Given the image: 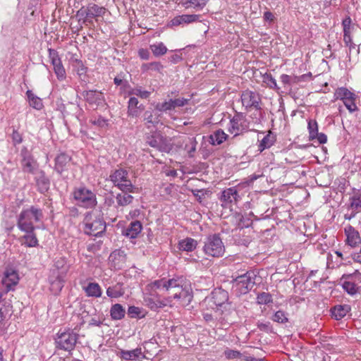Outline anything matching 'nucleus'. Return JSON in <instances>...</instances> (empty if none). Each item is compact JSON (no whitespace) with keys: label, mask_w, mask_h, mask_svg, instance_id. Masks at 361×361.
I'll return each instance as SVG.
<instances>
[{"label":"nucleus","mask_w":361,"mask_h":361,"mask_svg":"<svg viewBox=\"0 0 361 361\" xmlns=\"http://www.w3.org/2000/svg\"><path fill=\"white\" fill-rule=\"evenodd\" d=\"M85 100L90 105L99 106L105 104L103 93L97 90L84 91L82 93Z\"/></svg>","instance_id":"4468645a"},{"label":"nucleus","mask_w":361,"mask_h":361,"mask_svg":"<svg viewBox=\"0 0 361 361\" xmlns=\"http://www.w3.org/2000/svg\"><path fill=\"white\" fill-rule=\"evenodd\" d=\"M37 187L39 190L44 193L47 192L49 188V180L45 177L44 175H41L37 178L36 180Z\"/></svg>","instance_id":"79ce46f5"},{"label":"nucleus","mask_w":361,"mask_h":361,"mask_svg":"<svg viewBox=\"0 0 361 361\" xmlns=\"http://www.w3.org/2000/svg\"><path fill=\"white\" fill-rule=\"evenodd\" d=\"M71 160V157L67 154H59L55 159V170L59 173H61L63 171L68 170Z\"/></svg>","instance_id":"aec40b11"},{"label":"nucleus","mask_w":361,"mask_h":361,"mask_svg":"<svg viewBox=\"0 0 361 361\" xmlns=\"http://www.w3.org/2000/svg\"><path fill=\"white\" fill-rule=\"evenodd\" d=\"M7 294L4 295V296L1 299L0 303H3V306L4 307V312L8 313L12 311V304L11 298H7Z\"/></svg>","instance_id":"5fc2aeb1"},{"label":"nucleus","mask_w":361,"mask_h":361,"mask_svg":"<svg viewBox=\"0 0 361 361\" xmlns=\"http://www.w3.org/2000/svg\"><path fill=\"white\" fill-rule=\"evenodd\" d=\"M204 252L213 257H222L225 252V246L221 238L217 234L209 235L203 247Z\"/></svg>","instance_id":"0eeeda50"},{"label":"nucleus","mask_w":361,"mask_h":361,"mask_svg":"<svg viewBox=\"0 0 361 361\" xmlns=\"http://www.w3.org/2000/svg\"><path fill=\"white\" fill-rule=\"evenodd\" d=\"M255 275L252 271L237 276L232 281V288L238 295H244L248 293L255 283Z\"/></svg>","instance_id":"423d86ee"},{"label":"nucleus","mask_w":361,"mask_h":361,"mask_svg":"<svg viewBox=\"0 0 361 361\" xmlns=\"http://www.w3.org/2000/svg\"><path fill=\"white\" fill-rule=\"evenodd\" d=\"M26 94L30 106L37 110H40L42 108L43 104L41 99L35 96L31 90H27Z\"/></svg>","instance_id":"4c0bfd02"},{"label":"nucleus","mask_w":361,"mask_h":361,"mask_svg":"<svg viewBox=\"0 0 361 361\" xmlns=\"http://www.w3.org/2000/svg\"><path fill=\"white\" fill-rule=\"evenodd\" d=\"M188 99L184 98H177L172 99V105L173 109H175L176 107L184 106L188 104Z\"/></svg>","instance_id":"bf43d9fd"},{"label":"nucleus","mask_w":361,"mask_h":361,"mask_svg":"<svg viewBox=\"0 0 361 361\" xmlns=\"http://www.w3.org/2000/svg\"><path fill=\"white\" fill-rule=\"evenodd\" d=\"M54 269L56 275H63L66 276L68 270V267L66 264V261L64 257L56 258L54 261Z\"/></svg>","instance_id":"c85d7f7f"},{"label":"nucleus","mask_w":361,"mask_h":361,"mask_svg":"<svg viewBox=\"0 0 361 361\" xmlns=\"http://www.w3.org/2000/svg\"><path fill=\"white\" fill-rule=\"evenodd\" d=\"M197 142L195 137H189L188 143L185 145V149L188 151L189 157H192L193 154L196 151V145Z\"/></svg>","instance_id":"49530a36"},{"label":"nucleus","mask_w":361,"mask_h":361,"mask_svg":"<svg viewBox=\"0 0 361 361\" xmlns=\"http://www.w3.org/2000/svg\"><path fill=\"white\" fill-rule=\"evenodd\" d=\"M49 55L57 78L59 80H63L66 78V71L59 57L58 52L54 49H49Z\"/></svg>","instance_id":"ddd939ff"},{"label":"nucleus","mask_w":361,"mask_h":361,"mask_svg":"<svg viewBox=\"0 0 361 361\" xmlns=\"http://www.w3.org/2000/svg\"><path fill=\"white\" fill-rule=\"evenodd\" d=\"M142 229L140 221H132L129 226L123 231V234L130 238H135Z\"/></svg>","instance_id":"5701e85b"},{"label":"nucleus","mask_w":361,"mask_h":361,"mask_svg":"<svg viewBox=\"0 0 361 361\" xmlns=\"http://www.w3.org/2000/svg\"><path fill=\"white\" fill-rule=\"evenodd\" d=\"M144 109V105L139 104V101L135 97H130L128 102V115L129 116L138 117Z\"/></svg>","instance_id":"a211bd4d"},{"label":"nucleus","mask_w":361,"mask_h":361,"mask_svg":"<svg viewBox=\"0 0 361 361\" xmlns=\"http://www.w3.org/2000/svg\"><path fill=\"white\" fill-rule=\"evenodd\" d=\"M73 197L79 207L92 208L97 204L95 194L84 186L75 188Z\"/></svg>","instance_id":"39448f33"},{"label":"nucleus","mask_w":361,"mask_h":361,"mask_svg":"<svg viewBox=\"0 0 361 361\" xmlns=\"http://www.w3.org/2000/svg\"><path fill=\"white\" fill-rule=\"evenodd\" d=\"M76 67L78 74L81 76L86 73L87 68L84 66L81 61H76Z\"/></svg>","instance_id":"0e129e2a"},{"label":"nucleus","mask_w":361,"mask_h":361,"mask_svg":"<svg viewBox=\"0 0 361 361\" xmlns=\"http://www.w3.org/2000/svg\"><path fill=\"white\" fill-rule=\"evenodd\" d=\"M90 122L97 126H99L100 128H104L108 125L107 120L104 119V118L99 116L97 118H92L90 120Z\"/></svg>","instance_id":"6e6d98bb"},{"label":"nucleus","mask_w":361,"mask_h":361,"mask_svg":"<svg viewBox=\"0 0 361 361\" xmlns=\"http://www.w3.org/2000/svg\"><path fill=\"white\" fill-rule=\"evenodd\" d=\"M25 232L26 234L19 238L21 245L28 247H36L38 245V240L34 231Z\"/></svg>","instance_id":"a878e982"},{"label":"nucleus","mask_w":361,"mask_h":361,"mask_svg":"<svg viewBox=\"0 0 361 361\" xmlns=\"http://www.w3.org/2000/svg\"><path fill=\"white\" fill-rule=\"evenodd\" d=\"M350 310V307L348 305H336L331 310V314L336 320H340L343 318Z\"/></svg>","instance_id":"c756f323"},{"label":"nucleus","mask_w":361,"mask_h":361,"mask_svg":"<svg viewBox=\"0 0 361 361\" xmlns=\"http://www.w3.org/2000/svg\"><path fill=\"white\" fill-rule=\"evenodd\" d=\"M155 109L159 111L173 110L172 99L162 103H158L156 105Z\"/></svg>","instance_id":"09e8293b"},{"label":"nucleus","mask_w":361,"mask_h":361,"mask_svg":"<svg viewBox=\"0 0 361 361\" xmlns=\"http://www.w3.org/2000/svg\"><path fill=\"white\" fill-rule=\"evenodd\" d=\"M350 207L355 211H358L361 209V198L356 197H353L350 202Z\"/></svg>","instance_id":"052dcab7"},{"label":"nucleus","mask_w":361,"mask_h":361,"mask_svg":"<svg viewBox=\"0 0 361 361\" xmlns=\"http://www.w3.org/2000/svg\"><path fill=\"white\" fill-rule=\"evenodd\" d=\"M117 355L119 356L121 359L125 360H136L139 358H142L145 356L142 354V349L140 348H137L132 350H126L123 349H120L117 353Z\"/></svg>","instance_id":"412c9836"},{"label":"nucleus","mask_w":361,"mask_h":361,"mask_svg":"<svg viewBox=\"0 0 361 361\" xmlns=\"http://www.w3.org/2000/svg\"><path fill=\"white\" fill-rule=\"evenodd\" d=\"M264 80H265V82L267 83L268 86L270 87V88H272V89H279L278 86H277V83H276V80L272 77L271 75L270 74H267L265 76H264Z\"/></svg>","instance_id":"4d7b16f0"},{"label":"nucleus","mask_w":361,"mask_h":361,"mask_svg":"<svg viewBox=\"0 0 361 361\" xmlns=\"http://www.w3.org/2000/svg\"><path fill=\"white\" fill-rule=\"evenodd\" d=\"M171 297H169L164 300H160L157 298V293L149 292V293H145L144 296V302L145 305L154 310L164 307L168 305L172 306L171 304Z\"/></svg>","instance_id":"f8f14e48"},{"label":"nucleus","mask_w":361,"mask_h":361,"mask_svg":"<svg viewBox=\"0 0 361 361\" xmlns=\"http://www.w3.org/2000/svg\"><path fill=\"white\" fill-rule=\"evenodd\" d=\"M109 259L111 267L116 270L123 269L126 261V255L121 250H115L112 252Z\"/></svg>","instance_id":"dca6fc26"},{"label":"nucleus","mask_w":361,"mask_h":361,"mask_svg":"<svg viewBox=\"0 0 361 361\" xmlns=\"http://www.w3.org/2000/svg\"><path fill=\"white\" fill-rule=\"evenodd\" d=\"M345 233L347 237L346 242L352 247L358 246L361 243L360 233L352 226L349 225L345 228Z\"/></svg>","instance_id":"f3484780"},{"label":"nucleus","mask_w":361,"mask_h":361,"mask_svg":"<svg viewBox=\"0 0 361 361\" xmlns=\"http://www.w3.org/2000/svg\"><path fill=\"white\" fill-rule=\"evenodd\" d=\"M209 0H183L182 5L185 8H193L196 10L202 9Z\"/></svg>","instance_id":"e433bc0d"},{"label":"nucleus","mask_w":361,"mask_h":361,"mask_svg":"<svg viewBox=\"0 0 361 361\" xmlns=\"http://www.w3.org/2000/svg\"><path fill=\"white\" fill-rule=\"evenodd\" d=\"M105 8L97 4H92L87 7V15L88 16V23H92V18H97L104 15Z\"/></svg>","instance_id":"b1692460"},{"label":"nucleus","mask_w":361,"mask_h":361,"mask_svg":"<svg viewBox=\"0 0 361 361\" xmlns=\"http://www.w3.org/2000/svg\"><path fill=\"white\" fill-rule=\"evenodd\" d=\"M240 198L238 190L232 187L223 190L219 200L223 207L231 208L240 200Z\"/></svg>","instance_id":"9b49d317"},{"label":"nucleus","mask_w":361,"mask_h":361,"mask_svg":"<svg viewBox=\"0 0 361 361\" xmlns=\"http://www.w3.org/2000/svg\"><path fill=\"white\" fill-rule=\"evenodd\" d=\"M140 313V309L135 306H130L128 310V314L131 318L137 317Z\"/></svg>","instance_id":"e2e57ef3"},{"label":"nucleus","mask_w":361,"mask_h":361,"mask_svg":"<svg viewBox=\"0 0 361 361\" xmlns=\"http://www.w3.org/2000/svg\"><path fill=\"white\" fill-rule=\"evenodd\" d=\"M21 156L23 157L21 163L23 171L27 173H32L35 169V162L26 148H23L21 150Z\"/></svg>","instance_id":"4be33fe9"},{"label":"nucleus","mask_w":361,"mask_h":361,"mask_svg":"<svg viewBox=\"0 0 361 361\" xmlns=\"http://www.w3.org/2000/svg\"><path fill=\"white\" fill-rule=\"evenodd\" d=\"M272 319L274 322L281 324L286 323L288 321L286 314L281 310L277 311L274 314Z\"/></svg>","instance_id":"3c124183"},{"label":"nucleus","mask_w":361,"mask_h":361,"mask_svg":"<svg viewBox=\"0 0 361 361\" xmlns=\"http://www.w3.org/2000/svg\"><path fill=\"white\" fill-rule=\"evenodd\" d=\"M275 142L274 136L271 133L266 135L258 145V151L262 152L264 149L271 147Z\"/></svg>","instance_id":"c9c22d12"},{"label":"nucleus","mask_w":361,"mask_h":361,"mask_svg":"<svg viewBox=\"0 0 361 361\" xmlns=\"http://www.w3.org/2000/svg\"><path fill=\"white\" fill-rule=\"evenodd\" d=\"M307 128L309 130V139L310 140L316 139V136L318 133V125L317 121L314 120H310L308 121Z\"/></svg>","instance_id":"c03bdc74"},{"label":"nucleus","mask_w":361,"mask_h":361,"mask_svg":"<svg viewBox=\"0 0 361 361\" xmlns=\"http://www.w3.org/2000/svg\"><path fill=\"white\" fill-rule=\"evenodd\" d=\"M224 354L228 359H235L241 357V353L238 350H225Z\"/></svg>","instance_id":"13d9d810"},{"label":"nucleus","mask_w":361,"mask_h":361,"mask_svg":"<svg viewBox=\"0 0 361 361\" xmlns=\"http://www.w3.org/2000/svg\"><path fill=\"white\" fill-rule=\"evenodd\" d=\"M197 244L195 240L191 238H186L179 242L178 247L180 250L191 252L196 248Z\"/></svg>","instance_id":"72a5a7b5"},{"label":"nucleus","mask_w":361,"mask_h":361,"mask_svg":"<svg viewBox=\"0 0 361 361\" xmlns=\"http://www.w3.org/2000/svg\"><path fill=\"white\" fill-rule=\"evenodd\" d=\"M126 310L121 304L113 305L110 310V314L113 319L119 320L125 317Z\"/></svg>","instance_id":"f704fd0d"},{"label":"nucleus","mask_w":361,"mask_h":361,"mask_svg":"<svg viewBox=\"0 0 361 361\" xmlns=\"http://www.w3.org/2000/svg\"><path fill=\"white\" fill-rule=\"evenodd\" d=\"M81 111L82 109L78 104L68 102L63 106L62 112L64 116L71 115L75 116L76 118H78Z\"/></svg>","instance_id":"bb28decb"},{"label":"nucleus","mask_w":361,"mask_h":361,"mask_svg":"<svg viewBox=\"0 0 361 361\" xmlns=\"http://www.w3.org/2000/svg\"><path fill=\"white\" fill-rule=\"evenodd\" d=\"M228 300V292L221 289L216 288L212 292L211 298H209V304L212 308L221 307L225 304Z\"/></svg>","instance_id":"2eb2a0df"},{"label":"nucleus","mask_w":361,"mask_h":361,"mask_svg":"<svg viewBox=\"0 0 361 361\" xmlns=\"http://www.w3.org/2000/svg\"><path fill=\"white\" fill-rule=\"evenodd\" d=\"M162 135L159 133H155L154 135L149 137L147 138V143L152 147L157 148L158 147L160 142L161 141Z\"/></svg>","instance_id":"de8ad7c7"},{"label":"nucleus","mask_w":361,"mask_h":361,"mask_svg":"<svg viewBox=\"0 0 361 361\" xmlns=\"http://www.w3.org/2000/svg\"><path fill=\"white\" fill-rule=\"evenodd\" d=\"M343 287L348 293L351 295L356 292L355 286L353 283L345 281L344 282Z\"/></svg>","instance_id":"680f3d73"},{"label":"nucleus","mask_w":361,"mask_h":361,"mask_svg":"<svg viewBox=\"0 0 361 361\" xmlns=\"http://www.w3.org/2000/svg\"><path fill=\"white\" fill-rule=\"evenodd\" d=\"M84 290L89 297L99 298L102 295V289L97 283H89Z\"/></svg>","instance_id":"473e14b6"},{"label":"nucleus","mask_w":361,"mask_h":361,"mask_svg":"<svg viewBox=\"0 0 361 361\" xmlns=\"http://www.w3.org/2000/svg\"><path fill=\"white\" fill-rule=\"evenodd\" d=\"M110 180L114 185L122 192H137L138 188L134 185L129 179V173L127 170L120 168L114 171L109 176Z\"/></svg>","instance_id":"7ed1b4c3"},{"label":"nucleus","mask_w":361,"mask_h":361,"mask_svg":"<svg viewBox=\"0 0 361 361\" xmlns=\"http://www.w3.org/2000/svg\"><path fill=\"white\" fill-rule=\"evenodd\" d=\"M343 41L346 46H348L353 42L350 36V31H343Z\"/></svg>","instance_id":"338daca9"},{"label":"nucleus","mask_w":361,"mask_h":361,"mask_svg":"<svg viewBox=\"0 0 361 361\" xmlns=\"http://www.w3.org/2000/svg\"><path fill=\"white\" fill-rule=\"evenodd\" d=\"M249 128L248 122L243 113H237L231 119L228 131L235 136L240 135Z\"/></svg>","instance_id":"9d476101"},{"label":"nucleus","mask_w":361,"mask_h":361,"mask_svg":"<svg viewBox=\"0 0 361 361\" xmlns=\"http://www.w3.org/2000/svg\"><path fill=\"white\" fill-rule=\"evenodd\" d=\"M199 18L200 16L196 14L178 16L171 20V24L174 26L180 25L183 23L188 24L197 21Z\"/></svg>","instance_id":"393cba45"},{"label":"nucleus","mask_w":361,"mask_h":361,"mask_svg":"<svg viewBox=\"0 0 361 361\" xmlns=\"http://www.w3.org/2000/svg\"><path fill=\"white\" fill-rule=\"evenodd\" d=\"M64 279L65 276L63 275H56L55 270L51 271L49 281L51 285V290L54 294H57L61 290L63 287Z\"/></svg>","instance_id":"6ab92c4d"},{"label":"nucleus","mask_w":361,"mask_h":361,"mask_svg":"<svg viewBox=\"0 0 361 361\" xmlns=\"http://www.w3.org/2000/svg\"><path fill=\"white\" fill-rule=\"evenodd\" d=\"M257 302L262 305H267L272 301V297L269 293L263 292L257 295Z\"/></svg>","instance_id":"8fccbe9b"},{"label":"nucleus","mask_w":361,"mask_h":361,"mask_svg":"<svg viewBox=\"0 0 361 361\" xmlns=\"http://www.w3.org/2000/svg\"><path fill=\"white\" fill-rule=\"evenodd\" d=\"M84 232L93 236H99L105 231V222L101 219H92V214H87L84 219Z\"/></svg>","instance_id":"1a4fd4ad"},{"label":"nucleus","mask_w":361,"mask_h":361,"mask_svg":"<svg viewBox=\"0 0 361 361\" xmlns=\"http://www.w3.org/2000/svg\"><path fill=\"white\" fill-rule=\"evenodd\" d=\"M125 293L123 284L117 283L112 286H109L106 289V295L108 297L111 298H116L123 295Z\"/></svg>","instance_id":"cd10ccee"},{"label":"nucleus","mask_w":361,"mask_h":361,"mask_svg":"<svg viewBox=\"0 0 361 361\" xmlns=\"http://www.w3.org/2000/svg\"><path fill=\"white\" fill-rule=\"evenodd\" d=\"M129 193V192L121 191L116 195V200L118 207H125L132 203L133 197Z\"/></svg>","instance_id":"2f4dec72"},{"label":"nucleus","mask_w":361,"mask_h":361,"mask_svg":"<svg viewBox=\"0 0 361 361\" xmlns=\"http://www.w3.org/2000/svg\"><path fill=\"white\" fill-rule=\"evenodd\" d=\"M78 339V334L73 330H60L55 337L56 348L71 352L75 348Z\"/></svg>","instance_id":"20e7f679"},{"label":"nucleus","mask_w":361,"mask_h":361,"mask_svg":"<svg viewBox=\"0 0 361 361\" xmlns=\"http://www.w3.org/2000/svg\"><path fill=\"white\" fill-rule=\"evenodd\" d=\"M43 218L42 211L32 206L28 209L22 210L18 217L17 226L22 231H34V224L41 221Z\"/></svg>","instance_id":"f03ea898"},{"label":"nucleus","mask_w":361,"mask_h":361,"mask_svg":"<svg viewBox=\"0 0 361 361\" xmlns=\"http://www.w3.org/2000/svg\"><path fill=\"white\" fill-rule=\"evenodd\" d=\"M143 120L146 124H150L156 126L159 123V116L154 114L152 111L147 110L143 114Z\"/></svg>","instance_id":"58836bf2"},{"label":"nucleus","mask_w":361,"mask_h":361,"mask_svg":"<svg viewBox=\"0 0 361 361\" xmlns=\"http://www.w3.org/2000/svg\"><path fill=\"white\" fill-rule=\"evenodd\" d=\"M240 101L243 106L247 111L252 109L261 110L262 98L259 92L245 90L241 92Z\"/></svg>","instance_id":"6e6552de"},{"label":"nucleus","mask_w":361,"mask_h":361,"mask_svg":"<svg viewBox=\"0 0 361 361\" xmlns=\"http://www.w3.org/2000/svg\"><path fill=\"white\" fill-rule=\"evenodd\" d=\"M129 95H135L140 97L141 99H147L149 97L151 92L145 90H142L141 87H136L133 88L128 92Z\"/></svg>","instance_id":"37998d69"},{"label":"nucleus","mask_w":361,"mask_h":361,"mask_svg":"<svg viewBox=\"0 0 361 361\" xmlns=\"http://www.w3.org/2000/svg\"><path fill=\"white\" fill-rule=\"evenodd\" d=\"M149 292L156 293V290H164L172 294L171 299H176L182 306H187L192 299L190 285L183 278L154 281L147 286Z\"/></svg>","instance_id":"f257e3e1"},{"label":"nucleus","mask_w":361,"mask_h":361,"mask_svg":"<svg viewBox=\"0 0 361 361\" xmlns=\"http://www.w3.org/2000/svg\"><path fill=\"white\" fill-rule=\"evenodd\" d=\"M228 135L223 130L219 129L209 136V142L212 145H219L223 143L227 138Z\"/></svg>","instance_id":"7c9ffc66"},{"label":"nucleus","mask_w":361,"mask_h":361,"mask_svg":"<svg viewBox=\"0 0 361 361\" xmlns=\"http://www.w3.org/2000/svg\"><path fill=\"white\" fill-rule=\"evenodd\" d=\"M12 139L15 145L21 143L23 140L21 135L16 130L13 131Z\"/></svg>","instance_id":"69168bd1"},{"label":"nucleus","mask_w":361,"mask_h":361,"mask_svg":"<svg viewBox=\"0 0 361 361\" xmlns=\"http://www.w3.org/2000/svg\"><path fill=\"white\" fill-rule=\"evenodd\" d=\"M150 49L153 54L156 56H159L165 54L167 51L166 47L163 42H157L150 45Z\"/></svg>","instance_id":"a19ab883"},{"label":"nucleus","mask_w":361,"mask_h":361,"mask_svg":"<svg viewBox=\"0 0 361 361\" xmlns=\"http://www.w3.org/2000/svg\"><path fill=\"white\" fill-rule=\"evenodd\" d=\"M157 149L161 152H169L172 149V145L166 137L162 136L161 141L160 142Z\"/></svg>","instance_id":"603ef678"},{"label":"nucleus","mask_w":361,"mask_h":361,"mask_svg":"<svg viewBox=\"0 0 361 361\" xmlns=\"http://www.w3.org/2000/svg\"><path fill=\"white\" fill-rule=\"evenodd\" d=\"M356 99L357 96L354 93L353 95H351V97H349L348 99L343 102L345 107L351 113L355 111L357 109V107L355 104Z\"/></svg>","instance_id":"a18cd8bd"},{"label":"nucleus","mask_w":361,"mask_h":361,"mask_svg":"<svg viewBox=\"0 0 361 361\" xmlns=\"http://www.w3.org/2000/svg\"><path fill=\"white\" fill-rule=\"evenodd\" d=\"M350 23L351 19L350 18H346L343 20V31H350Z\"/></svg>","instance_id":"774afa93"},{"label":"nucleus","mask_w":361,"mask_h":361,"mask_svg":"<svg viewBox=\"0 0 361 361\" xmlns=\"http://www.w3.org/2000/svg\"><path fill=\"white\" fill-rule=\"evenodd\" d=\"M76 17L78 18V22L81 24H86L88 23V16L87 15V8H81L77 11Z\"/></svg>","instance_id":"864d4df0"},{"label":"nucleus","mask_w":361,"mask_h":361,"mask_svg":"<svg viewBox=\"0 0 361 361\" xmlns=\"http://www.w3.org/2000/svg\"><path fill=\"white\" fill-rule=\"evenodd\" d=\"M354 93L350 92L345 87H338L334 93V98L336 100L340 99L343 102L348 99L349 97H351Z\"/></svg>","instance_id":"ea45409f"}]
</instances>
